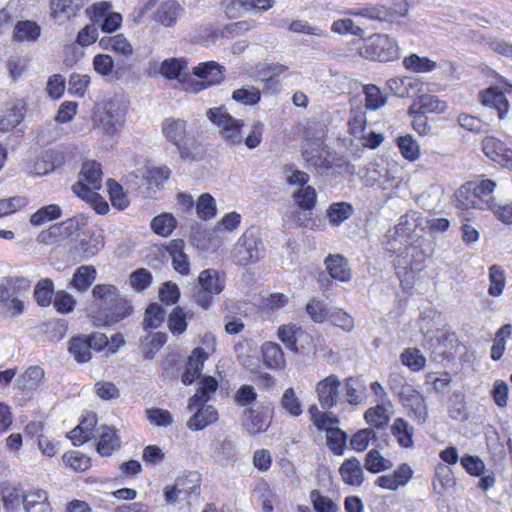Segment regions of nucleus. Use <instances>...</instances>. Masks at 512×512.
<instances>
[{"instance_id":"nucleus-46","label":"nucleus","mask_w":512,"mask_h":512,"mask_svg":"<svg viewBox=\"0 0 512 512\" xmlns=\"http://www.w3.org/2000/svg\"><path fill=\"white\" fill-rule=\"evenodd\" d=\"M176 224L177 221L172 214L162 213L152 219L150 226L157 235L167 237L176 228Z\"/></svg>"},{"instance_id":"nucleus-3","label":"nucleus","mask_w":512,"mask_h":512,"mask_svg":"<svg viewBox=\"0 0 512 512\" xmlns=\"http://www.w3.org/2000/svg\"><path fill=\"white\" fill-rule=\"evenodd\" d=\"M496 183L490 179H484L475 184L473 191L462 186L456 192L457 205L463 209H494V199L491 193Z\"/></svg>"},{"instance_id":"nucleus-54","label":"nucleus","mask_w":512,"mask_h":512,"mask_svg":"<svg viewBox=\"0 0 512 512\" xmlns=\"http://www.w3.org/2000/svg\"><path fill=\"white\" fill-rule=\"evenodd\" d=\"M165 310L158 303L150 304L145 311L143 325L145 329L158 328L165 318Z\"/></svg>"},{"instance_id":"nucleus-10","label":"nucleus","mask_w":512,"mask_h":512,"mask_svg":"<svg viewBox=\"0 0 512 512\" xmlns=\"http://www.w3.org/2000/svg\"><path fill=\"white\" fill-rule=\"evenodd\" d=\"M341 381L337 375L331 374L316 385L319 404L324 410H331L337 406L340 397Z\"/></svg>"},{"instance_id":"nucleus-36","label":"nucleus","mask_w":512,"mask_h":512,"mask_svg":"<svg viewBox=\"0 0 512 512\" xmlns=\"http://www.w3.org/2000/svg\"><path fill=\"white\" fill-rule=\"evenodd\" d=\"M99 44L103 49L112 50L121 56H130L133 53L131 43L124 37L123 34H117L112 37H103Z\"/></svg>"},{"instance_id":"nucleus-50","label":"nucleus","mask_w":512,"mask_h":512,"mask_svg":"<svg viewBox=\"0 0 512 512\" xmlns=\"http://www.w3.org/2000/svg\"><path fill=\"white\" fill-rule=\"evenodd\" d=\"M396 142L401 155L405 159L409 161H415L418 159L420 155V147L411 135L398 137Z\"/></svg>"},{"instance_id":"nucleus-37","label":"nucleus","mask_w":512,"mask_h":512,"mask_svg":"<svg viewBox=\"0 0 512 512\" xmlns=\"http://www.w3.org/2000/svg\"><path fill=\"white\" fill-rule=\"evenodd\" d=\"M364 468L373 474L390 470L393 467L391 460L383 457L377 449H371L365 456Z\"/></svg>"},{"instance_id":"nucleus-42","label":"nucleus","mask_w":512,"mask_h":512,"mask_svg":"<svg viewBox=\"0 0 512 512\" xmlns=\"http://www.w3.org/2000/svg\"><path fill=\"white\" fill-rule=\"evenodd\" d=\"M70 354L79 363L87 362L91 359L90 344L84 335L75 336L69 341Z\"/></svg>"},{"instance_id":"nucleus-52","label":"nucleus","mask_w":512,"mask_h":512,"mask_svg":"<svg viewBox=\"0 0 512 512\" xmlns=\"http://www.w3.org/2000/svg\"><path fill=\"white\" fill-rule=\"evenodd\" d=\"M175 484L183 499H189L192 495H197L199 493L200 486L195 474L178 477L175 480Z\"/></svg>"},{"instance_id":"nucleus-63","label":"nucleus","mask_w":512,"mask_h":512,"mask_svg":"<svg viewBox=\"0 0 512 512\" xmlns=\"http://www.w3.org/2000/svg\"><path fill=\"white\" fill-rule=\"evenodd\" d=\"M146 416L149 422L158 427H168L173 423L172 414L162 408L146 409Z\"/></svg>"},{"instance_id":"nucleus-60","label":"nucleus","mask_w":512,"mask_h":512,"mask_svg":"<svg viewBox=\"0 0 512 512\" xmlns=\"http://www.w3.org/2000/svg\"><path fill=\"white\" fill-rule=\"evenodd\" d=\"M196 212L197 215L204 220L214 217L216 214L214 198L208 193L200 195L196 203Z\"/></svg>"},{"instance_id":"nucleus-18","label":"nucleus","mask_w":512,"mask_h":512,"mask_svg":"<svg viewBox=\"0 0 512 512\" xmlns=\"http://www.w3.org/2000/svg\"><path fill=\"white\" fill-rule=\"evenodd\" d=\"M22 504L25 512H51L49 494L41 488H33L22 496Z\"/></svg>"},{"instance_id":"nucleus-49","label":"nucleus","mask_w":512,"mask_h":512,"mask_svg":"<svg viewBox=\"0 0 512 512\" xmlns=\"http://www.w3.org/2000/svg\"><path fill=\"white\" fill-rule=\"evenodd\" d=\"M363 93L367 109L377 110L384 106L387 101V96L374 84L364 85Z\"/></svg>"},{"instance_id":"nucleus-61","label":"nucleus","mask_w":512,"mask_h":512,"mask_svg":"<svg viewBox=\"0 0 512 512\" xmlns=\"http://www.w3.org/2000/svg\"><path fill=\"white\" fill-rule=\"evenodd\" d=\"M168 327L172 334H182L187 329L186 314L182 307L173 308L168 316Z\"/></svg>"},{"instance_id":"nucleus-22","label":"nucleus","mask_w":512,"mask_h":512,"mask_svg":"<svg viewBox=\"0 0 512 512\" xmlns=\"http://www.w3.org/2000/svg\"><path fill=\"white\" fill-rule=\"evenodd\" d=\"M351 14L380 22H393L395 20L392 8L382 4L369 3L354 9Z\"/></svg>"},{"instance_id":"nucleus-4","label":"nucleus","mask_w":512,"mask_h":512,"mask_svg":"<svg viewBox=\"0 0 512 512\" xmlns=\"http://www.w3.org/2000/svg\"><path fill=\"white\" fill-rule=\"evenodd\" d=\"M359 54L368 60L390 62L399 58V47L390 36L374 34L359 48Z\"/></svg>"},{"instance_id":"nucleus-34","label":"nucleus","mask_w":512,"mask_h":512,"mask_svg":"<svg viewBox=\"0 0 512 512\" xmlns=\"http://www.w3.org/2000/svg\"><path fill=\"white\" fill-rule=\"evenodd\" d=\"M44 379V370L39 366H31L18 378V384L22 391L36 390Z\"/></svg>"},{"instance_id":"nucleus-62","label":"nucleus","mask_w":512,"mask_h":512,"mask_svg":"<svg viewBox=\"0 0 512 512\" xmlns=\"http://www.w3.org/2000/svg\"><path fill=\"white\" fill-rule=\"evenodd\" d=\"M107 187L112 205L120 210L125 209L128 206V200L122 186L115 180L108 179Z\"/></svg>"},{"instance_id":"nucleus-6","label":"nucleus","mask_w":512,"mask_h":512,"mask_svg":"<svg viewBox=\"0 0 512 512\" xmlns=\"http://www.w3.org/2000/svg\"><path fill=\"white\" fill-rule=\"evenodd\" d=\"M167 140L178 149L183 160L198 161L205 154L204 147L198 142L193 130H163Z\"/></svg>"},{"instance_id":"nucleus-59","label":"nucleus","mask_w":512,"mask_h":512,"mask_svg":"<svg viewBox=\"0 0 512 512\" xmlns=\"http://www.w3.org/2000/svg\"><path fill=\"white\" fill-rule=\"evenodd\" d=\"M347 441V434L339 428L327 431V444L335 455H342Z\"/></svg>"},{"instance_id":"nucleus-47","label":"nucleus","mask_w":512,"mask_h":512,"mask_svg":"<svg viewBox=\"0 0 512 512\" xmlns=\"http://www.w3.org/2000/svg\"><path fill=\"white\" fill-rule=\"evenodd\" d=\"M40 27L33 21H19L14 29V38L18 41H35L40 36Z\"/></svg>"},{"instance_id":"nucleus-12","label":"nucleus","mask_w":512,"mask_h":512,"mask_svg":"<svg viewBox=\"0 0 512 512\" xmlns=\"http://www.w3.org/2000/svg\"><path fill=\"white\" fill-rule=\"evenodd\" d=\"M403 405L409 409L408 415L418 424L423 425L428 418V407L423 394L411 390L402 398Z\"/></svg>"},{"instance_id":"nucleus-33","label":"nucleus","mask_w":512,"mask_h":512,"mask_svg":"<svg viewBox=\"0 0 512 512\" xmlns=\"http://www.w3.org/2000/svg\"><path fill=\"white\" fill-rule=\"evenodd\" d=\"M207 117L218 128H242L244 125L241 120L233 118L223 106L208 109Z\"/></svg>"},{"instance_id":"nucleus-57","label":"nucleus","mask_w":512,"mask_h":512,"mask_svg":"<svg viewBox=\"0 0 512 512\" xmlns=\"http://www.w3.org/2000/svg\"><path fill=\"white\" fill-rule=\"evenodd\" d=\"M490 286L488 293L491 296H500L505 287L504 270L499 265H492L489 269Z\"/></svg>"},{"instance_id":"nucleus-16","label":"nucleus","mask_w":512,"mask_h":512,"mask_svg":"<svg viewBox=\"0 0 512 512\" xmlns=\"http://www.w3.org/2000/svg\"><path fill=\"white\" fill-rule=\"evenodd\" d=\"M482 149L491 160L512 168V150L507 149L502 141L494 137H487L482 142Z\"/></svg>"},{"instance_id":"nucleus-19","label":"nucleus","mask_w":512,"mask_h":512,"mask_svg":"<svg viewBox=\"0 0 512 512\" xmlns=\"http://www.w3.org/2000/svg\"><path fill=\"white\" fill-rule=\"evenodd\" d=\"M87 224V218L82 215H76L72 218L67 219L66 221L60 223L59 225H53L49 228L48 232H42L39 234L38 239L42 242H46L47 238L51 236H56L58 234L69 236Z\"/></svg>"},{"instance_id":"nucleus-32","label":"nucleus","mask_w":512,"mask_h":512,"mask_svg":"<svg viewBox=\"0 0 512 512\" xmlns=\"http://www.w3.org/2000/svg\"><path fill=\"white\" fill-rule=\"evenodd\" d=\"M262 356L265 365L272 369L285 367L284 352L281 346L275 342H265L262 345Z\"/></svg>"},{"instance_id":"nucleus-41","label":"nucleus","mask_w":512,"mask_h":512,"mask_svg":"<svg viewBox=\"0 0 512 512\" xmlns=\"http://www.w3.org/2000/svg\"><path fill=\"white\" fill-rule=\"evenodd\" d=\"M93 68L101 76L113 75L116 79H120L122 71L120 67L114 70V60L108 54H97L93 58Z\"/></svg>"},{"instance_id":"nucleus-7","label":"nucleus","mask_w":512,"mask_h":512,"mask_svg":"<svg viewBox=\"0 0 512 512\" xmlns=\"http://www.w3.org/2000/svg\"><path fill=\"white\" fill-rule=\"evenodd\" d=\"M132 312L133 307L129 300L119 294L117 300H114L110 306L97 312L93 311L91 319L94 326H109L125 319Z\"/></svg>"},{"instance_id":"nucleus-35","label":"nucleus","mask_w":512,"mask_h":512,"mask_svg":"<svg viewBox=\"0 0 512 512\" xmlns=\"http://www.w3.org/2000/svg\"><path fill=\"white\" fill-rule=\"evenodd\" d=\"M245 420V429L252 435L265 432L271 423L269 411H250Z\"/></svg>"},{"instance_id":"nucleus-39","label":"nucleus","mask_w":512,"mask_h":512,"mask_svg":"<svg viewBox=\"0 0 512 512\" xmlns=\"http://www.w3.org/2000/svg\"><path fill=\"white\" fill-rule=\"evenodd\" d=\"M120 447V441L115 430L109 427H102L97 443V451L102 456H109L114 449Z\"/></svg>"},{"instance_id":"nucleus-15","label":"nucleus","mask_w":512,"mask_h":512,"mask_svg":"<svg viewBox=\"0 0 512 512\" xmlns=\"http://www.w3.org/2000/svg\"><path fill=\"white\" fill-rule=\"evenodd\" d=\"M339 474L348 486L360 487L365 481L364 466L357 457L345 459L339 467Z\"/></svg>"},{"instance_id":"nucleus-56","label":"nucleus","mask_w":512,"mask_h":512,"mask_svg":"<svg viewBox=\"0 0 512 512\" xmlns=\"http://www.w3.org/2000/svg\"><path fill=\"white\" fill-rule=\"evenodd\" d=\"M309 413L311 415V419L313 423L319 429H330L333 428L334 424H337L338 418L334 416L330 410L320 411L316 405H313L309 408Z\"/></svg>"},{"instance_id":"nucleus-31","label":"nucleus","mask_w":512,"mask_h":512,"mask_svg":"<svg viewBox=\"0 0 512 512\" xmlns=\"http://www.w3.org/2000/svg\"><path fill=\"white\" fill-rule=\"evenodd\" d=\"M217 418V410L213 406L207 405L199 408L194 413V415L188 420L187 426L193 431L202 430L209 424L215 422Z\"/></svg>"},{"instance_id":"nucleus-25","label":"nucleus","mask_w":512,"mask_h":512,"mask_svg":"<svg viewBox=\"0 0 512 512\" xmlns=\"http://www.w3.org/2000/svg\"><path fill=\"white\" fill-rule=\"evenodd\" d=\"M102 175L100 163L96 161H86L82 165L80 179L78 181L83 182L88 189L97 191L102 187Z\"/></svg>"},{"instance_id":"nucleus-24","label":"nucleus","mask_w":512,"mask_h":512,"mask_svg":"<svg viewBox=\"0 0 512 512\" xmlns=\"http://www.w3.org/2000/svg\"><path fill=\"white\" fill-rule=\"evenodd\" d=\"M224 71L225 68L215 61L200 63L193 68V74L209 85L220 84L224 80Z\"/></svg>"},{"instance_id":"nucleus-43","label":"nucleus","mask_w":512,"mask_h":512,"mask_svg":"<svg viewBox=\"0 0 512 512\" xmlns=\"http://www.w3.org/2000/svg\"><path fill=\"white\" fill-rule=\"evenodd\" d=\"M119 294V289L111 284H97L92 289L93 300L100 302L103 308L110 306L114 300H117Z\"/></svg>"},{"instance_id":"nucleus-55","label":"nucleus","mask_w":512,"mask_h":512,"mask_svg":"<svg viewBox=\"0 0 512 512\" xmlns=\"http://www.w3.org/2000/svg\"><path fill=\"white\" fill-rule=\"evenodd\" d=\"M364 418L367 423L374 426L377 429H383L388 425L389 415L387 413V409L383 405H377L375 407L369 408L365 414Z\"/></svg>"},{"instance_id":"nucleus-2","label":"nucleus","mask_w":512,"mask_h":512,"mask_svg":"<svg viewBox=\"0 0 512 512\" xmlns=\"http://www.w3.org/2000/svg\"><path fill=\"white\" fill-rule=\"evenodd\" d=\"M418 227L417 217L415 213L413 214H405L400 217L398 224L393 228V230H389L386 234V238L388 243L391 244V249L400 250V248L396 247V242H399L401 245L405 246L408 250L405 257H401L398 255L395 260L396 268L403 267L404 269L410 268L411 270L418 269L416 265L411 260H407L406 257L409 253L413 255L415 251V247L412 246V243L415 241V238L418 236L416 233Z\"/></svg>"},{"instance_id":"nucleus-51","label":"nucleus","mask_w":512,"mask_h":512,"mask_svg":"<svg viewBox=\"0 0 512 512\" xmlns=\"http://www.w3.org/2000/svg\"><path fill=\"white\" fill-rule=\"evenodd\" d=\"M54 294V285L51 279L40 280L34 289V297L38 305L47 307L52 301Z\"/></svg>"},{"instance_id":"nucleus-40","label":"nucleus","mask_w":512,"mask_h":512,"mask_svg":"<svg viewBox=\"0 0 512 512\" xmlns=\"http://www.w3.org/2000/svg\"><path fill=\"white\" fill-rule=\"evenodd\" d=\"M231 98L245 106H254L261 100V91L253 85L243 86L232 92Z\"/></svg>"},{"instance_id":"nucleus-30","label":"nucleus","mask_w":512,"mask_h":512,"mask_svg":"<svg viewBox=\"0 0 512 512\" xmlns=\"http://www.w3.org/2000/svg\"><path fill=\"white\" fill-rule=\"evenodd\" d=\"M26 105L23 100H15L7 104L6 112L0 119V128H16L24 119Z\"/></svg>"},{"instance_id":"nucleus-20","label":"nucleus","mask_w":512,"mask_h":512,"mask_svg":"<svg viewBox=\"0 0 512 512\" xmlns=\"http://www.w3.org/2000/svg\"><path fill=\"white\" fill-rule=\"evenodd\" d=\"M183 13V7L176 0H167L158 7L155 13V21L164 27H173Z\"/></svg>"},{"instance_id":"nucleus-8","label":"nucleus","mask_w":512,"mask_h":512,"mask_svg":"<svg viewBox=\"0 0 512 512\" xmlns=\"http://www.w3.org/2000/svg\"><path fill=\"white\" fill-rule=\"evenodd\" d=\"M127 107L119 100L108 101L104 107L94 113V122L98 128H117L125 123Z\"/></svg>"},{"instance_id":"nucleus-13","label":"nucleus","mask_w":512,"mask_h":512,"mask_svg":"<svg viewBox=\"0 0 512 512\" xmlns=\"http://www.w3.org/2000/svg\"><path fill=\"white\" fill-rule=\"evenodd\" d=\"M85 0H50V16L59 24L72 19L83 8Z\"/></svg>"},{"instance_id":"nucleus-53","label":"nucleus","mask_w":512,"mask_h":512,"mask_svg":"<svg viewBox=\"0 0 512 512\" xmlns=\"http://www.w3.org/2000/svg\"><path fill=\"white\" fill-rule=\"evenodd\" d=\"M353 208L346 202L333 203L327 210V217L331 224L339 225L350 217Z\"/></svg>"},{"instance_id":"nucleus-26","label":"nucleus","mask_w":512,"mask_h":512,"mask_svg":"<svg viewBox=\"0 0 512 512\" xmlns=\"http://www.w3.org/2000/svg\"><path fill=\"white\" fill-rule=\"evenodd\" d=\"M160 73L169 80L185 81L189 75L186 62L178 58L165 59L160 66Z\"/></svg>"},{"instance_id":"nucleus-14","label":"nucleus","mask_w":512,"mask_h":512,"mask_svg":"<svg viewBox=\"0 0 512 512\" xmlns=\"http://www.w3.org/2000/svg\"><path fill=\"white\" fill-rule=\"evenodd\" d=\"M387 86L393 95L400 98L419 96L423 90L422 82L414 77L391 78Z\"/></svg>"},{"instance_id":"nucleus-58","label":"nucleus","mask_w":512,"mask_h":512,"mask_svg":"<svg viewBox=\"0 0 512 512\" xmlns=\"http://www.w3.org/2000/svg\"><path fill=\"white\" fill-rule=\"evenodd\" d=\"M376 440V432L373 428H365L357 431L350 439V446L353 450L362 452Z\"/></svg>"},{"instance_id":"nucleus-48","label":"nucleus","mask_w":512,"mask_h":512,"mask_svg":"<svg viewBox=\"0 0 512 512\" xmlns=\"http://www.w3.org/2000/svg\"><path fill=\"white\" fill-rule=\"evenodd\" d=\"M167 335L163 332L148 334L142 341L144 358L152 359L155 353L166 343Z\"/></svg>"},{"instance_id":"nucleus-23","label":"nucleus","mask_w":512,"mask_h":512,"mask_svg":"<svg viewBox=\"0 0 512 512\" xmlns=\"http://www.w3.org/2000/svg\"><path fill=\"white\" fill-rule=\"evenodd\" d=\"M72 190L78 197L85 200L87 203H90L97 214L104 215L109 211L108 203L97 193V191L88 189L83 182L77 181L73 184Z\"/></svg>"},{"instance_id":"nucleus-11","label":"nucleus","mask_w":512,"mask_h":512,"mask_svg":"<svg viewBox=\"0 0 512 512\" xmlns=\"http://www.w3.org/2000/svg\"><path fill=\"white\" fill-rule=\"evenodd\" d=\"M104 246V239L100 233L94 231L83 232L73 248V253L80 260H88L95 256Z\"/></svg>"},{"instance_id":"nucleus-9","label":"nucleus","mask_w":512,"mask_h":512,"mask_svg":"<svg viewBox=\"0 0 512 512\" xmlns=\"http://www.w3.org/2000/svg\"><path fill=\"white\" fill-rule=\"evenodd\" d=\"M417 97L418 101H414L409 107V114L413 117L411 125L412 128H427L426 113L441 112L445 104L434 95L419 94Z\"/></svg>"},{"instance_id":"nucleus-38","label":"nucleus","mask_w":512,"mask_h":512,"mask_svg":"<svg viewBox=\"0 0 512 512\" xmlns=\"http://www.w3.org/2000/svg\"><path fill=\"white\" fill-rule=\"evenodd\" d=\"M294 204L303 211H311L317 201V193L314 187L308 185L298 188L292 194Z\"/></svg>"},{"instance_id":"nucleus-28","label":"nucleus","mask_w":512,"mask_h":512,"mask_svg":"<svg viewBox=\"0 0 512 512\" xmlns=\"http://www.w3.org/2000/svg\"><path fill=\"white\" fill-rule=\"evenodd\" d=\"M391 434L402 448H412L414 446V427L407 420L401 417L395 418L391 425Z\"/></svg>"},{"instance_id":"nucleus-5","label":"nucleus","mask_w":512,"mask_h":512,"mask_svg":"<svg viewBox=\"0 0 512 512\" xmlns=\"http://www.w3.org/2000/svg\"><path fill=\"white\" fill-rule=\"evenodd\" d=\"M263 252V241L254 229L246 230L233 247L234 261L243 266L257 262Z\"/></svg>"},{"instance_id":"nucleus-21","label":"nucleus","mask_w":512,"mask_h":512,"mask_svg":"<svg viewBox=\"0 0 512 512\" xmlns=\"http://www.w3.org/2000/svg\"><path fill=\"white\" fill-rule=\"evenodd\" d=\"M324 264L326 266L327 272L333 279L341 282H349L351 280V269L348 265L347 259H345L342 255L329 254L325 258Z\"/></svg>"},{"instance_id":"nucleus-29","label":"nucleus","mask_w":512,"mask_h":512,"mask_svg":"<svg viewBox=\"0 0 512 512\" xmlns=\"http://www.w3.org/2000/svg\"><path fill=\"white\" fill-rule=\"evenodd\" d=\"M199 286L206 291L218 295L225 287L224 274L214 269L203 270L198 277Z\"/></svg>"},{"instance_id":"nucleus-1","label":"nucleus","mask_w":512,"mask_h":512,"mask_svg":"<svg viewBox=\"0 0 512 512\" xmlns=\"http://www.w3.org/2000/svg\"><path fill=\"white\" fill-rule=\"evenodd\" d=\"M304 132L302 157L307 168L314 169L319 175L354 172L353 165L347 159L325 145L324 130H304Z\"/></svg>"},{"instance_id":"nucleus-45","label":"nucleus","mask_w":512,"mask_h":512,"mask_svg":"<svg viewBox=\"0 0 512 512\" xmlns=\"http://www.w3.org/2000/svg\"><path fill=\"white\" fill-rule=\"evenodd\" d=\"M403 65L407 70L416 73H425L433 71L437 67V63L428 57H421L418 54H411L405 57Z\"/></svg>"},{"instance_id":"nucleus-64","label":"nucleus","mask_w":512,"mask_h":512,"mask_svg":"<svg viewBox=\"0 0 512 512\" xmlns=\"http://www.w3.org/2000/svg\"><path fill=\"white\" fill-rule=\"evenodd\" d=\"M401 361L412 371H419L424 367L426 359L420 350L413 348L407 349L401 354Z\"/></svg>"},{"instance_id":"nucleus-17","label":"nucleus","mask_w":512,"mask_h":512,"mask_svg":"<svg viewBox=\"0 0 512 512\" xmlns=\"http://www.w3.org/2000/svg\"><path fill=\"white\" fill-rule=\"evenodd\" d=\"M479 101L483 106L493 109L500 120L504 118L509 109V103L505 95L496 87H489L481 91Z\"/></svg>"},{"instance_id":"nucleus-27","label":"nucleus","mask_w":512,"mask_h":512,"mask_svg":"<svg viewBox=\"0 0 512 512\" xmlns=\"http://www.w3.org/2000/svg\"><path fill=\"white\" fill-rule=\"evenodd\" d=\"M97 276L96 268L93 265H82L78 267L70 281V286L77 292H86Z\"/></svg>"},{"instance_id":"nucleus-44","label":"nucleus","mask_w":512,"mask_h":512,"mask_svg":"<svg viewBox=\"0 0 512 512\" xmlns=\"http://www.w3.org/2000/svg\"><path fill=\"white\" fill-rule=\"evenodd\" d=\"M62 214L59 205L49 204L33 213L30 217V223L33 226H42L46 223L58 219Z\"/></svg>"}]
</instances>
